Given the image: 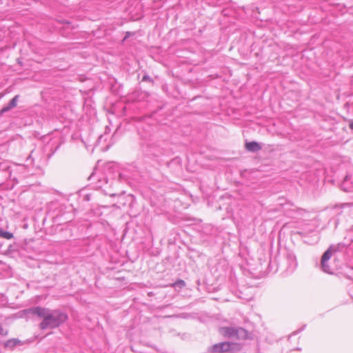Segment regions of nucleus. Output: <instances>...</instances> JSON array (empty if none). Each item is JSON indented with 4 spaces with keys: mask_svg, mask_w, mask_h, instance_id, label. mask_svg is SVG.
Returning a JSON list of instances; mask_svg holds the SVG:
<instances>
[{
    "mask_svg": "<svg viewBox=\"0 0 353 353\" xmlns=\"http://www.w3.org/2000/svg\"><path fill=\"white\" fill-rule=\"evenodd\" d=\"M29 313L43 319L39 324L41 330L54 329L64 323L68 316L61 310H50L40 306L32 307L28 310Z\"/></svg>",
    "mask_w": 353,
    "mask_h": 353,
    "instance_id": "nucleus-1",
    "label": "nucleus"
},
{
    "mask_svg": "<svg viewBox=\"0 0 353 353\" xmlns=\"http://www.w3.org/2000/svg\"><path fill=\"white\" fill-rule=\"evenodd\" d=\"M278 265L286 274H292L298 265L295 254L290 250H286L282 255L278 256Z\"/></svg>",
    "mask_w": 353,
    "mask_h": 353,
    "instance_id": "nucleus-2",
    "label": "nucleus"
},
{
    "mask_svg": "<svg viewBox=\"0 0 353 353\" xmlns=\"http://www.w3.org/2000/svg\"><path fill=\"white\" fill-rule=\"evenodd\" d=\"M242 349L239 343L229 341L220 342L214 344L208 348L209 353H235Z\"/></svg>",
    "mask_w": 353,
    "mask_h": 353,
    "instance_id": "nucleus-3",
    "label": "nucleus"
},
{
    "mask_svg": "<svg viewBox=\"0 0 353 353\" xmlns=\"http://www.w3.org/2000/svg\"><path fill=\"white\" fill-rule=\"evenodd\" d=\"M219 333L224 337L244 340L248 338V332L241 327H222Z\"/></svg>",
    "mask_w": 353,
    "mask_h": 353,
    "instance_id": "nucleus-4",
    "label": "nucleus"
},
{
    "mask_svg": "<svg viewBox=\"0 0 353 353\" xmlns=\"http://www.w3.org/2000/svg\"><path fill=\"white\" fill-rule=\"evenodd\" d=\"M28 174L27 167L22 164H12L9 170V179L18 182L19 179L26 177Z\"/></svg>",
    "mask_w": 353,
    "mask_h": 353,
    "instance_id": "nucleus-5",
    "label": "nucleus"
},
{
    "mask_svg": "<svg viewBox=\"0 0 353 353\" xmlns=\"http://www.w3.org/2000/svg\"><path fill=\"white\" fill-rule=\"evenodd\" d=\"M338 246L331 245L323 254L321 261V265L322 270L328 274L332 273V270L327 264L328 261L330 259L332 254L337 251Z\"/></svg>",
    "mask_w": 353,
    "mask_h": 353,
    "instance_id": "nucleus-6",
    "label": "nucleus"
},
{
    "mask_svg": "<svg viewBox=\"0 0 353 353\" xmlns=\"http://www.w3.org/2000/svg\"><path fill=\"white\" fill-rule=\"evenodd\" d=\"M41 160V152L40 150H33L31 151L30 155L26 159L27 162L36 166H39V162Z\"/></svg>",
    "mask_w": 353,
    "mask_h": 353,
    "instance_id": "nucleus-7",
    "label": "nucleus"
},
{
    "mask_svg": "<svg viewBox=\"0 0 353 353\" xmlns=\"http://www.w3.org/2000/svg\"><path fill=\"white\" fill-rule=\"evenodd\" d=\"M19 95H16L14 96L11 100L8 103V105H6V106H4L0 111V114H3L5 112H7L8 111H10V110H12V108H15L17 105V102H18V100H19Z\"/></svg>",
    "mask_w": 353,
    "mask_h": 353,
    "instance_id": "nucleus-8",
    "label": "nucleus"
},
{
    "mask_svg": "<svg viewBox=\"0 0 353 353\" xmlns=\"http://www.w3.org/2000/svg\"><path fill=\"white\" fill-rule=\"evenodd\" d=\"M245 148L250 152H255L261 150L262 147L259 143L256 141H250L245 143Z\"/></svg>",
    "mask_w": 353,
    "mask_h": 353,
    "instance_id": "nucleus-9",
    "label": "nucleus"
},
{
    "mask_svg": "<svg viewBox=\"0 0 353 353\" xmlns=\"http://www.w3.org/2000/svg\"><path fill=\"white\" fill-rule=\"evenodd\" d=\"M12 164L8 161L0 162V172L4 174V177L9 179V170L11 168Z\"/></svg>",
    "mask_w": 353,
    "mask_h": 353,
    "instance_id": "nucleus-10",
    "label": "nucleus"
},
{
    "mask_svg": "<svg viewBox=\"0 0 353 353\" xmlns=\"http://www.w3.org/2000/svg\"><path fill=\"white\" fill-rule=\"evenodd\" d=\"M350 181V176L347 175L341 183V189L345 192H352L353 191V184Z\"/></svg>",
    "mask_w": 353,
    "mask_h": 353,
    "instance_id": "nucleus-11",
    "label": "nucleus"
},
{
    "mask_svg": "<svg viewBox=\"0 0 353 353\" xmlns=\"http://www.w3.org/2000/svg\"><path fill=\"white\" fill-rule=\"evenodd\" d=\"M146 128H147V130H146L145 132H144L143 131H139V135L141 139H143L145 141H149L152 137V132L150 130L151 127L149 125H147Z\"/></svg>",
    "mask_w": 353,
    "mask_h": 353,
    "instance_id": "nucleus-12",
    "label": "nucleus"
},
{
    "mask_svg": "<svg viewBox=\"0 0 353 353\" xmlns=\"http://www.w3.org/2000/svg\"><path fill=\"white\" fill-rule=\"evenodd\" d=\"M20 343H21V341L19 340H18L17 339H12L7 341L5 343L4 345L7 348L12 349L13 347H14L15 346H17V345H19Z\"/></svg>",
    "mask_w": 353,
    "mask_h": 353,
    "instance_id": "nucleus-13",
    "label": "nucleus"
},
{
    "mask_svg": "<svg viewBox=\"0 0 353 353\" xmlns=\"http://www.w3.org/2000/svg\"><path fill=\"white\" fill-rule=\"evenodd\" d=\"M0 237L4 238L6 239H11L14 237V236L12 233L0 229Z\"/></svg>",
    "mask_w": 353,
    "mask_h": 353,
    "instance_id": "nucleus-14",
    "label": "nucleus"
},
{
    "mask_svg": "<svg viewBox=\"0 0 353 353\" xmlns=\"http://www.w3.org/2000/svg\"><path fill=\"white\" fill-rule=\"evenodd\" d=\"M185 285V281L183 280H181V279L178 280L177 281L174 282V283H172L171 285L172 287L175 288H182Z\"/></svg>",
    "mask_w": 353,
    "mask_h": 353,
    "instance_id": "nucleus-15",
    "label": "nucleus"
},
{
    "mask_svg": "<svg viewBox=\"0 0 353 353\" xmlns=\"http://www.w3.org/2000/svg\"><path fill=\"white\" fill-rule=\"evenodd\" d=\"M111 131V129L109 126H106L105 127V133L104 134H101L99 136V139H98V141L99 142H101L102 140L104 139V137H105L106 134H109Z\"/></svg>",
    "mask_w": 353,
    "mask_h": 353,
    "instance_id": "nucleus-16",
    "label": "nucleus"
},
{
    "mask_svg": "<svg viewBox=\"0 0 353 353\" xmlns=\"http://www.w3.org/2000/svg\"><path fill=\"white\" fill-rule=\"evenodd\" d=\"M347 236H349L351 241H353V226L347 232Z\"/></svg>",
    "mask_w": 353,
    "mask_h": 353,
    "instance_id": "nucleus-17",
    "label": "nucleus"
},
{
    "mask_svg": "<svg viewBox=\"0 0 353 353\" xmlns=\"http://www.w3.org/2000/svg\"><path fill=\"white\" fill-rule=\"evenodd\" d=\"M149 78H150V77H149L148 76L145 75V76H143V81H146V80L149 79Z\"/></svg>",
    "mask_w": 353,
    "mask_h": 353,
    "instance_id": "nucleus-18",
    "label": "nucleus"
},
{
    "mask_svg": "<svg viewBox=\"0 0 353 353\" xmlns=\"http://www.w3.org/2000/svg\"><path fill=\"white\" fill-rule=\"evenodd\" d=\"M350 129L353 130V121L350 123Z\"/></svg>",
    "mask_w": 353,
    "mask_h": 353,
    "instance_id": "nucleus-19",
    "label": "nucleus"
},
{
    "mask_svg": "<svg viewBox=\"0 0 353 353\" xmlns=\"http://www.w3.org/2000/svg\"><path fill=\"white\" fill-rule=\"evenodd\" d=\"M85 199H86V200H90L89 195H86Z\"/></svg>",
    "mask_w": 353,
    "mask_h": 353,
    "instance_id": "nucleus-20",
    "label": "nucleus"
},
{
    "mask_svg": "<svg viewBox=\"0 0 353 353\" xmlns=\"http://www.w3.org/2000/svg\"><path fill=\"white\" fill-rule=\"evenodd\" d=\"M351 296L353 298V292H351Z\"/></svg>",
    "mask_w": 353,
    "mask_h": 353,
    "instance_id": "nucleus-21",
    "label": "nucleus"
}]
</instances>
